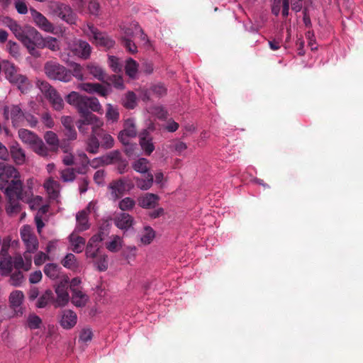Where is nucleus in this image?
Instances as JSON below:
<instances>
[{
	"label": "nucleus",
	"instance_id": "obj_1",
	"mask_svg": "<svg viewBox=\"0 0 363 363\" xmlns=\"http://www.w3.org/2000/svg\"><path fill=\"white\" fill-rule=\"evenodd\" d=\"M45 274L51 279H59L54 286L57 295L55 307H63L68 303V276L56 264H47L44 267Z\"/></svg>",
	"mask_w": 363,
	"mask_h": 363
},
{
	"label": "nucleus",
	"instance_id": "obj_2",
	"mask_svg": "<svg viewBox=\"0 0 363 363\" xmlns=\"http://www.w3.org/2000/svg\"><path fill=\"white\" fill-rule=\"evenodd\" d=\"M73 104L79 112H90L89 110L101 113L102 106L96 97L79 95L75 91L69 93V104Z\"/></svg>",
	"mask_w": 363,
	"mask_h": 363
},
{
	"label": "nucleus",
	"instance_id": "obj_3",
	"mask_svg": "<svg viewBox=\"0 0 363 363\" xmlns=\"http://www.w3.org/2000/svg\"><path fill=\"white\" fill-rule=\"evenodd\" d=\"M7 199H21V201H28L33 196L31 188L23 189V182L20 177H17L10 182L9 184L4 189Z\"/></svg>",
	"mask_w": 363,
	"mask_h": 363
},
{
	"label": "nucleus",
	"instance_id": "obj_4",
	"mask_svg": "<svg viewBox=\"0 0 363 363\" xmlns=\"http://www.w3.org/2000/svg\"><path fill=\"white\" fill-rule=\"evenodd\" d=\"M36 85L55 110L60 111L64 108V102L61 96L48 82L38 80Z\"/></svg>",
	"mask_w": 363,
	"mask_h": 363
},
{
	"label": "nucleus",
	"instance_id": "obj_5",
	"mask_svg": "<svg viewBox=\"0 0 363 363\" xmlns=\"http://www.w3.org/2000/svg\"><path fill=\"white\" fill-rule=\"evenodd\" d=\"M42 38L43 35L35 28L26 26V30L20 41L28 49L31 55L38 57L39 54L35 48H38L40 45Z\"/></svg>",
	"mask_w": 363,
	"mask_h": 363
},
{
	"label": "nucleus",
	"instance_id": "obj_6",
	"mask_svg": "<svg viewBox=\"0 0 363 363\" xmlns=\"http://www.w3.org/2000/svg\"><path fill=\"white\" fill-rule=\"evenodd\" d=\"M44 71L50 79L67 82L68 71L65 67L55 61H48L44 65Z\"/></svg>",
	"mask_w": 363,
	"mask_h": 363
},
{
	"label": "nucleus",
	"instance_id": "obj_7",
	"mask_svg": "<svg viewBox=\"0 0 363 363\" xmlns=\"http://www.w3.org/2000/svg\"><path fill=\"white\" fill-rule=\"evenodd\" d=\"M4 116L6 119H10L13 127L18 128L24 125V114L18 105H11L4 108Z\"/></svg>",
	"mask_w": 363,
	"mask_h": 363
},
{
	"label": "nucleus",
	"instance_id": "obj_8",
	"mask_svg": "<svg viewBox=\"0 0 363 363\" xmlns=\"http://www.w3.org/2000/svg\"><path fill=\"white\" fill-rule=\"evenodd\" d=\"M17 177L20 173L13 166L0 162V189L4 190L10 183Z\"/></svg>",
	"mask_w": 363,
	"mask_h": 363
},
{
	"label": "nucleus",
	"instance_id": "obj_9",
	"mask_svg": "<svg viewBox=\"0 0 363 363\" xmlns=\"http://www.w3.org/2000/svg\"><path fill=\"white\" fill-rule=\"evenodd\" d=\"M87 28L91 35H92L94 43L106 48L113 47L115 41L109 38L106 33L100 32L93 24H88Z\"/></svg>",
	"mask_w": 363,
	"mask_h": 363
},
{
	"label": "nucleus",
	"instance_id": "obj_10",
	"mask_svg": "<svg viewBox=\"0 0 363 363\" xmlns=\"http://www.w3.org/2000/svg\"><path fill=\"white\" fill-rule=\"evenodd\" d=\"M137 135V130L133 119L128 118L125 121L124 128L118 134V140L123 145L129 144V139L134 138Z\"/></svg>",
	"mask_w": 363,
	"mask_h": 363
},
{
	"label": "nucleus",
	"instance_id": "obj_11",
	"mask_svg": "<svg viewBox=\"0 0 363 363\" xmlns=\"http://www.w3.org/2000/svg\"><path fill=\"white\" fill-rule=\"evenodd\" d=\"M31 16L37 26L48 33H54V26L41 13L35 9H30Z\"/></svg>",
	"mask_w": 363,
	"mask_h": 363
},
{
	"label": "nucleus",
	"instance_id": "obj_12",
	"mask_svg": "<svg viewBox=\"0 0 363 363\" xmlns=\"http://www.w3.org/2000/svg\"><path fill=\"white\" fill-rule=\"evenodd\" d=\"M79 113L82 117L79 121L85 125H91L92 126L91 131L98 130L104 125V122L92 113L86 111Z\"/></svg>",
	"mask_w": 363,
	"mask_h": 363
},
{
	"label": "nucleus",
	"instance_id": "obj_13",
	"mask_svg": "<svg viewBox=\"0 0 363 363\" xmlns=\"http://www.w3.org/2000/svg\"><path fill=\"white\" fill-rule=\"evenodd\" d=\"M160 196L152 193H146L138 199V206L143 208L152 209L159 204Z\"/></svg>",
	"mask_w": 363,
	"mask_h": 363
},
{
	"label": "nucleus",
	"instance_id": "obj_14",
	"mask_svg": "<svg viewBox=\"0 0 363 363\" xmlns=\"http://www.w3.org/2000/svg\"><path fill=\"white\" fill-rule=\"evenodd\" d=\"M113 222L118 228L126 231L133 225L134 218L130 214L123 212L115 216Z\"/></svg>",
	"mask_w": 363,
	"mask_h": 363
},
{
	"label": "nucleus",
	"instance_id": "obj_15",
	"mask_svg": "<svg viewBox=\"0 0 363 363\" xmlns=\"http://www.w3.org/2000/svg\"><path fill=\"white\" fill-rule=\"evenodd\" d=\"M80 87L84 91L89 94H94L96 93L101 96L106 97L108 95V89L99 83H82L80 85Z\"/></svg>",
	"mask_w": 363,
	"mask_h": 363
},
{
	"label": "nucleus",
	"instance_id": "obj_16",
	"mask_svg": "<svg viewBox=\"0 0 363 363\" xmlns=\"http://www.w3.org/2000/svg\"><path fill=\"white\" fill-rule=\"evenodd\" d=\"M78 233L73 231L69 235V250L75 253L82 252L85 248L86 240L77 235Z\"/></svg>",
	"mask_w": 363,
	"mask_h": 363
},
{
	"label": "nucleus",
	"instance_id": "obj_17",
	"mask_svg": "<svg viewBox=\"0 0 363 363\" xmlns=\"http://www.w3.org/2000/svg\"><path fill=\"white\" fill-rule=\"evenodd\" d=\"M3 23L8 27L13 33L15 37L20 40L26 30V26H21L13 18L6 16L3 19Z\"/></svg>",
	"mask_w": 363,
	"mask_h": 363
},
{
	"label": "nucleus",
	"instance_id": "obj_18",
	"mask_svg": "<svg viewBox=\"0 0 363 363\" xmlns=\"http://www.w3.org/2000/svg\"><path fill=\"white\" fill-rule=\"evenodd\" d=\"M111 196L113 200L121 198L125 191V183L122 179L113 180L108 185Z\"/></svg>",
	"mask_w": 363,
	"mask_h": 363
},
{
	"label": "nucleus",
	"instance_id": "obj_19",
	"mask_svg": "<svg viewBox=\"0 0 363 363\" xmlns=\"http://www.w3.org/2000/svg\"><path fill=\"white\" fill-rule=\"evenodd\" d=\"M11 155L13 162L17 165L23 164L26 161V154L23 148L17 143L10 146L9 155Z\"/></svg>",
	"mask_w": 363,
	"mask_h": 363
},
{
	"label": "nucleus",
	"instance_id": "obj_20",
	"mask_svg": "<svg viewBox=\"0 0 363 363\" xmlns=\"http://www.w3.org/2000/svg\"><path fill=\"white\" fill-rule=\"evenodd\" d=\"M43 186L50 199H57L60 194V184L57 181L50 177L44 182Z\"/></svg>",
	"mask_w": 363,
	"mask_h": 363
},
{
	"label": "nucleus",
	"instance_id": "obj_21",
	"mask_svg": "<svg viewBox=\"0 0 363 363\" xmlns=\"http://www.w3.org/2000/svg\"><path fill=\"white\" fill-rule=\"evenodd\" d=\"M72 51L79 57L87 59L90 56L91 48L87 42L79 40L76 42L75 47Z\"/></svg>",
	"mask_w": 363,
	"mask_h": 363
},
{
	"label": "nucleus",
	"instance_id": "obj_22",
	"mask_svg": "<svg viewBox=\"0 0 363 363\" xmlns=\"http://www.w3.org/2000/svg\"><path fill=\"white\" fill-rule=\"evenodd\" d=\"M99 140V130L91 131L86 141V150L89 153L96 154L99 152L101 147Z\"/></svg>",
	"mask_w": 363,
	"mask_h": 363
},
{
	"label": "nucleus",
	"instance_id": "obj_23",
	"mask_svg": "<svg viewBox=\"0 0 363 363\" xmlns=\"http://www.w3.org/2000/svg\"><path fill=\"white\" fill-rule=\"evenodd\" d=\"M77 225L74 231L77 233L83 232L89 228L88 214L86 210L79 211L76 216Z\"/></svg>",
	"mask_w": 363,
	"mask_h": 363
},
{
	"label": "nucleus",
	"instance_id": "obj_24",
	"mask_svg": "<svg viewBox=\"0 0 363 363\" xmlns=\"http://www.w3.org/2000/svg\"><path fill=\"white\" fill-rule=\"evenodd\" d=\"M80 157H82V164L79 167H69V182H72L74 179H75V173L84 174L86 172L87 170V164H89V161L88 160L87 156L86 154L82 153L80 155Z\"/></svg>",
	"mask_w": 363,
	"mask_h": 363
},
{
	"label": "nucleus",
	"instance_id": "obj_25",
	"mask_svg": "<svg viewBox=\"0 0 363 363\" xmlns=\"http://www.w3.org/2000/svg\"><path fill=\"white\" fill-rule=\"evenodd\" d=\"M140 145L147 155H150L155 150L152 138L146 130H144L140 136Z\"/></svg>",
	"mask_w": 363,
	"mask_h": 363
},
{
	"label": "nucleus",
	"instance_id": "obj_26",
	"mask_svg": "<svg viewBox=\"0 0 363 363\" xmlns=\"http://www.w3.org/2000/svg\"><path fill=\"white\" fill-rule=\"evenodd\" d=\"M88 301L89 296L83 289L72 291V303L75 306L82 308L85 306Z\"/></svg>",
	"mask_w": 363,
	"mask_h": 363
},
{
	"label": "nucleus",
	"instance_id": "obj_27",
	"mask_svg": "<svg viewBox=\"0 0 363 363\" xmlns=\"http://www.w3.org/2000/svg\"><path fill=\"white\" fill-rule=\"evenodd\" d=\"M86 68L89 74L93 75L96 79L103 83L106 82V77L107 76L101 67L95 63H90L87 65Z\"/></svg>",
	"mask_w": 363,
	"mask_h": 363
},
{
	"label": "nucleus",
	"instance_id": "obj_28",
	"mask_svg": "<svg viewBox=\"0 0 363 363\" xmlns=\"http://www.w3.org/2000/svg\"><path fill=\"white\" fill-rule=\"evenodd\" d=\"M99 138L101 140L100 145L101 148L108 150L113 147V138L101 128L99 129Z\"/></svg>",
	"mask_w": 363,
	"mask_h": 363
},
{
	"label": "nucleus",
	"instance_id": "obj_29",
	"mask_svg": "<svg viewBox=\"0 0 363 363\" xmlns=\"http://www.w3.org/2000/svg\"><path fill=\"white\" fill-rule=\"evenodd\" d=\"M18 137L23 143L28 144L30 146L38 138V136L34 133L24 128H21L18 130Z\"/></svg>",
	"mask_w": 363,
	"mask_h": 363
},
{
	"label": "nucleus",
	"instance_id": "obj_30",
	"mask_svg": "<svg viewBox=\"0 0 363 363\" xmlns=\"http://www.w3.org/2000/svg\"><path fill=\"white\" fill-rule=\"evenodd\" d=\"M32 150L38 155L46 157L49 155L50 148H48L43 141L39 137L35 140V143L30 146Z\"/></svg>",
	"mask_w": 363,
	"mask_h": 363
},
{
	"label": "nucleus",
	"instance_id": "obj_31",
	"mask_svg": "<svg viewBox=\"0 0 363 363\" xmlns=\"http://www.w3.org/2000/svg\"><path fill=\"white\" fill-rule=\"evenodd\" d=\"M11 256L0 257V270L2 275H9L13 269Z\"/></svg>",
	"mask_w": 363,
	"mask_h": 363
},
{
	"label": "nucleus",
	"instance_id": "obj_32",
	"mask_svg": "<svg viewBox=\"0 0 363 363\" xmlns=\"http://www.w3.org/2000/svg\"><path fill=\"white\" fill-rule=\"evenodd\" d=\"M53 296V293L50 289H48L43 294L38 298L36 306L40 308H45L48 306V304L52 301L53 304L55 305V301Z\"/></svg>",
	"mask_w": 363,
	"mask_h": 363
},
{
	"label": "nucleus",
	"instance_id": "obj_33",
	"mask_svg": "<svg viewBox=\"0 0 363 363\" xmlns=\"http://www.w3.org/2000/svg\"><path fill=\"white\" fill-rule=\"evenodd\" d=\"M121 158L120 151L113 150L101 157V164L108 165L111 164H116Z\"/></svg>",
	"mask_w": 363,
	"mask_h": 363
},
{
	"label": "nucleus",
	"instance_id": "obj_34",
	"mask_svg": "<svg viewBox=\"0 0 363 363\" xmlns=\"http://www.w3.org/2000/svg\"><path fill=\"white\" fill-rule=\"evenodd\" d=\"M44 139L50 145V150L55 151L60 146L59 140L56 133L52 131H47L44 135Z\"/></svg>",
	"mask_w": 363,
	"mask_h": 363
},
{
	"label": "nucleus",
	"instance_id": "obj_35",
	"mask_svg": "<svg viewBox=\"0 0 363 363\" xmlns=\"http://www.w3.org/2000/svg\"><path fill=\"white\" fill-rule=\"evenodd\" d=\"M21 199H8V203L6 207V211L8 215L13 216L18 214L21 210V205L19 201Z\"/></svg>",
	"mask_w": 363,
	"mask_h": 363
},
{
	"label": "nucleus",
	"instance_id": "obj_36",
	"mask_svg": "<svg viewBox=\"0 0 363 363\" xmlns=\"http://www.w3.org/2000/svg\"><path fill=\"white\" fill-rule=\"evenodd\" d=\"M45 48H48L52 51H56L59 50V45L57 43V40L55 38L48 36L47 38H42L40 45H39L38 48L43 49Z\"/></svg>",
	"mask_w": 363,
	"mask_h": 363
},
{
	"label": "nucleus",
	"instance_id": "obj_37",
	"mask_svg": "<svg viewBox=\"0 0 363 363\" xmlns=\"http://www.w3.org/2000/svg\"><path fill=\"white\" fill-rule=\"evenodd\" d=\"M137 186L142 190L149 189L153 184V175L151 173H147L145 179L135 178Z\"/></svg>",
	"mask_w": 363,
	"mask_h": 363
},
{
	"label": "nucleus",
	"instance_id": "obj_38",
	"mask_svg": "<svg viewBox=\"0 0 363 363\" xmlns=\"http://www.w3.org/2000/svg\"><path fill=\"white\" fill-rule=\"evenodd\" d=\"M53 13L56 16L66 22H68V18L67 16L68 9L66 5L60 3H55L53 5Z\"/></svg>",
	"mask_w": 363,
	"mask_h": 363
},
{
	"label": "nucleus",
	"instance_id": "obj_39",
	"mask_svg": "<svg viewBox=\"0 0 363 363\" xmlns=\"http://www.w3.org/2000/svg\"><path fill=\"white\" fill-rule=\"evenodd\" d=\"M110 86L111 84H113L115 88L118 89H123L124 88L123 80L121 76L113 74L111 76H107L106 77V82H104Z\"/></svg>",
	"mask_w": 363,
	"mask_h": 363
},
{
	"label": "nucleus",
	"instance_id": "obj_40",
	"mask_svg": "<svg viewBox=\"0 0 363 363\" xmlns=\"http://www.w3.org/2000/svg\"><path fill=\"white\" fill-rule=\"evenodd\" d=\"M94 264L100 272H104L108 269L107 255L100 252L96 258L94 259Z\"/></svg>",
	"mask_w": 363,
	"mask_h": 363
},
{
	"label": "nucleus",
	"instance_id": "obj_41",
	"mask_svg": "<svg viewBox=\"0 0 363 363\" xmlns=\"http://www.w3.org/2000/svg\"><path fill=\"white\" fill-rule=\"evenodd\" d=\"M133 168L140 173H148L149 161L145 158H140L133 164Z\"/></svg>",
	"mask_w": 363,
	"mask_h": 363
},
{
	"label": "nucleus",
	"instance_id": "obj_42",
	"mask_svg": "<svg viewBox=\"0 0 363 363\" xmlns=\"http://www.w3.org/2000/svg\"><path fill=\"white\" fill-rule=\"evenodd\" d=\"M138 64L136 62L135 60H134L132 58H128L126 60L125 70L126 74L128 77H130L131 78L135 77V76L138 72Z\"/></svg>",
	"mask_w": 363,
	"mask_h": 363
},
{
	"label": "nucleus",
	"instance_id": "obj_43",
	"mask_svg": "<svg viewBox=\"0 0 363 363\" xmlns=\"http://www.w3.org/2000/svg\"><path fill=\"white\" fill-rule=\"evenodd\" d=\"M136 95L133 91H128L123 99L122 104L128 109H133L136 106Z\"/></svg>",
	"mask_w": 363,
	"mask_h": 363
},
{
	"label": "nucleus",
	"instance_id": "obj_44",
	"mask_svg": "<svg viewBox=\"0 0 363 363\" xmlns=\"http://www.w3.org/2000/svg\"><path fill=\"white\" fill-rule=\"evenodd\" d=\"M106 117L108 121L113 123L118 121L119 118V112L117 107L112 106L111 104L106 105Z\"/></svg>",
	"mask_w": 363,
	"mask_h": 363
},
{
	"label": "nucleus",
	"instance_id": "obj_45",
	"mask_svg": "<svg viewBox=\"0 0 363 363\" xmlns=\"http://www.w3.org/2000/svg\"><path fill=\"white\" fill-rule=\"evenodd\" d=\"M122 240L118 235L113 237V240L106 243V247L112 252H118L121 247Z\"/></svg>",
	"mask_w": 363,
	"mask_h": 363
},
{
	"label": "nucleus",
	"instance_id": "obj_46",
	"mask_svg": "<svg viewBox=\"0 0 363 363\" xmlns=\"http://www.w3.org/2000/svg\"><path fill=\"white\" fill-rule=\"evenodd\" d=\"M69 74L79 80H83V68L77 63L69 62Z\"/></svg>",
	"mask_w": 363,
	"mask_h": 363
},
{
	"label": "nucleus",
	"instance_id": "obj_47",
	"mask_svg": "<svg viewBox=\"0 0 363 363\" xmlns=\"http://www.w3.org/2000/svg\"><path fill=\"white\" fill-rule=\"evenodd\" d=\"M155 236V231L150 226H146L144 228L143 234L141 237V242L145 245L150 244Z\"/></svg>",
	"mask_w": 363,
	"mask_h": 363
},
{
	"label": "nucleus",
	"instance_id": "obj_48",
	"mask_svg": "<svg viewBox=\"0 0 363 363\" xmlns=\"http://www.w3.org/2000/svg\"><path fill=\"white\" fill-rule=\"evenodd\" d=\"M135 205V201L130 198V197H125L123 199L118 203L119 208L123 211H130L132 210Z\"/></svg>",
	"mask_w": 363,
	"mask_h": 363
},
{
	"label": "nucleus",
	"instance_id": "obj_49",
	"mask_svg": "<svg viewBox=\"0 0 363 363\" xmlns=\"http://www.w3.org/2000/svg\"><path fill=\"white\" fill-rule=\"evenodd\" d=\"M23 298V294L21 291H15L10 294L9 301L11 304L15 307L21 305Z\"/></svg>",
	"mask_w": 363,
	"mask_h": 363
},
{
	"label": "nucleus",
	"instance_id": "obj_50",
	"mask_svg": "<svg viewBox=\"0 0 363 363\" xmlns=\"http://www.w3.org/2000/svg\"><path fill=\"white\" fill-rule=\"evenodd\" d=\"M108 65L111 68V69L116 72L118 73L122 70V64L119 62V59L115 56L110 55L108 56Z\"/></svg>",
	"mask_w": 363,
	"mask_h": 363
},
{
	"label": "nucleus",
	"instance_id": "obj_51",
	"mask_svg": "<svg viewBox=\"0 0 363 363\" xmlns=\"http://www.w3.org/2000/svg\"><path fill=\"white\" fill-rule=\"evenodd\" d=\"M23 274L20 270H17L11 274L10 284L14 286H20L23 281Z\"/></svg>",
	"mask_w": 363,
	"mask_h": 363
},
{
	"label": "nucleus",
	"instance_id": "obj_52",
	"mask_svg": "<svg viewBox=\"0 0 363 363\" xmlns=\"http://www.w3.org/2000/svg\"><path fill=\"white\" fill-rule=\"evenodd\" d=\"M23 243L26 245L28 252H35L38 247V240L35 235L31 236L29 241H25Z\"/></svg>",
	"mask_w": 363,
	"mask_h": 363
},
{
	"label": "nucleus",
	"instance_id": "obj_53",
	"mask_svg": "<svg viewBox=\"0 0 363 363\" xmlns=\"http://www.w3.org/2000/svg\"><path fill=\"white\" fill-rule=\"evenodd\" d=\"M42 320L40 318L35 314L30 315L28 318V326L30 329H38L40 328Z\"/></svg>",
	"mask_w": 363,
	"mask_h": 363
},
{
	"label": "nucleus",
	"instance_id": "obj_54",
	"mask_svg": "<svg viewBox=\"0 0 363 363\" xmlns=\"http://www.w3.org/2000/svg\"><path fill=\"white\" fill-rule=\"evenodd\" d=\"M101 252L99 247H96L94 245L91 244H87L86 246V256L87 258L94 259L96 258L98 255Z\"/></svg>",
	"mask_w": 363,
	"mask_h": 363
},
{
	"label": "nucleus",
	"instance_id": "obj_55",
	"mask_svg": "<svg viewBox=\"0 0 363 363\" xmlns=\"http://www.w3.org/2000/svg\"><path fill=\"white\" fill-rule=\"evenodd\" d=\"M35 235L29 225H24L21 229V238L23 242L29 241L31 236Z\"/></svg>",
	"mask_w": 363,
	"mask_h": 363
},
{
	"label": "nucleus",
	"instance_id": "obj_56",
	"mask_svg": "<svg viewBox=\"0 0 363 363\" xmlns=\"http://www.w3.org/2000/svg\"><path fill=\"white\" fill-rule=\"evenodd\" d=\"M121 43L130 54H135L138 52V48L132 40L125 39L124 40H121Z\"/></svg>",
	"mask_w": 363,
	"mask_h": 363
},
{
	"label": "nucleus",
	"instance_id": "obj_57",
	"mask_svg": "<svg viewBox=\"0 0 363 363\" xmlns=\"http://www.w3.org/2000/svg\"><path fill=\"white\" fill-rule=\"evenodd\" d=\"M13 259V267L17 269H23L25 271L26 268V263L24 262L23 258L20 254L16 255Z\"/></svg>",
	"mask_w": 363,
	"mask_h": 363
},
{
	"label": "nucleus",
	"instance_id": "obj_58",
	"mask_svg": "<svg viewBox=\"0 0 363 363\" xmlns=\"http://www.w3.org/2000/svg\"><path fill=\"white\" fill-rule=\"evenodd\" d=\"M150 90L158 97L163 96L167 94V89L162 84L152 85Z\"/></svg>",
	"mask_w": 363,
	"mask_h": 363
},
{
	"label": "nucleus",
	"instance_id": "obj_59",
	"mask_svg": "<svg viewBox=\"0 0 363 363\" xmlns=\"http://www.w3.org/2000/svg\"><path fill=\"white\" fill-rule=\"evenodd\" d=\"M92 339V332L90 329H83L79 336V341L84 343H87Z\"/></svg>",
	"mask_w": 363,
	"mask_h": 363
},
{
	"label": "nucleus",
	"instance_id": "obj_60",
	"mask_svg": "<svg viewBox=\"0 0 363 363\" xmlns=\"http://www.w3.org/2000/svg\"><path fill=\"white\" fill-rule=\"evenodd\" d=\"M26 122L31 128L36 127L38 123V118L33 114L28 112H25L24 114V125L26 124Z\"/></svg>",
	"mask_w": 363,
	"mask_h": 363
},
{
	"label": "nucleus",
	"instance_id": "obj_61",
	"mask_svg": "<svg viewBox=\"0 0 363 363\" xmlns=\"http://www.w3.org/2000/svg\"><path fill=\"white\" fill-rule=\"evenodd\" d=\"M9 79L12 83L23 84L27 80V78L25 76L18 74L17 73L10 72L9 74Z\"/></svg>",
	"mask_w": 363,
	"mask_h": 363
},
{
	"label": "nucleus",
	"instance_id": "obj_62",
	"mask_svg": "<svg viewBox=\"0 0 363 363\" xmlns=\"http://www.w3.org/2000/svg\"><path fill=\"white\" fill-rule=\"evenodd\" d=\"M106 172L104 169L97 170L94 174V181L98 185H104Z\"/></svg>",
	"mask_w": 363,
	"mask_h": 363
},
{
	"label": "nucleus",
	"instance_id": "obj_63",
	"mask_svg": "<svg viewBox=\"0 0 363 363\" xmlns=\"http://www.w3.org/2000/svg\"><path fill=\"white\" fill-rule=\"evenodd\" d=\"M50 257L43 252H39L35 256V258H34V263L35 265L37 266H40L41 264H43L46 260H50Z\"/></svg>",
	"mask_w": 363,
	"mask_h": 363
},
{
	"label": "nucleus",
	"instance_id": "obj_64",
	"mask_svg": "<svg viewBox=\"0 0 363 363\" xmlns=\"http://www.w3.org/2000/svg\"><path fill=\"white\" fill-rule=\"evenodd\" d=\"M100 5L99 2L94 0H91L89 3L88 10L89 12L95 16H98L99 13Z\"/></svg>",
	"mask_w": 363,
	"mask_h": 363
}]
</instances>
